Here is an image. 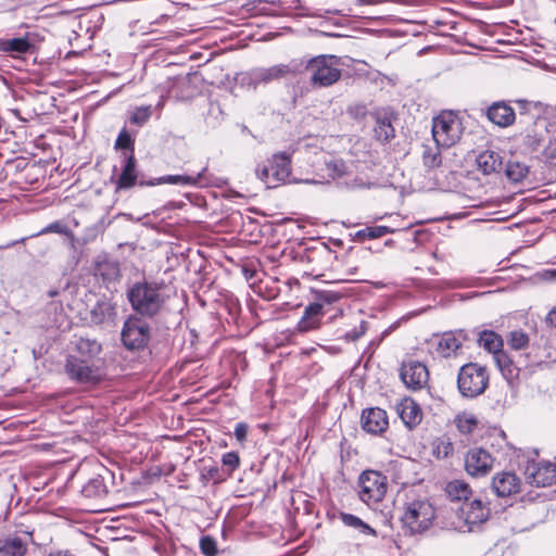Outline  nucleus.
Here are the masks:
<instances>
[{
  "instance_id": "obj_11",
  "label": "nucleus",
  "mask_w": 556,
  "mask_h": 556,
  "mask_svg": "<svg viewBox=\"0 0 556 556\" xmlns=\"http://www.w3.org/2000/svg\"><path fill=\"white\" fill-rule=\"evenodd\" d=\"M150 339L149 325L138 317L128 318L122 330V341L129 350H138L147 345Z\"/></svg>"
},
{
  "instance_id": "obj_14",
  "label": "nucleus",
  "mask_w": 556,
  "mask_h": 556,
  "mask_svg": "<svg viewBox=\"0 0 556 556\" xmlns=\"http://www.w3.org/2000/svg\"><path fill=\"white\" fill-rule=\"evenodd\" d=\"M300 71L301 64L292 61L289 64H277L267 68H257L253 71L252 79L255 84H269L289 75H295Z\"/></svg>"
},
{
  "instance_id": "obj_1",
  "label": "nucleus",
  "mask_w": 556,
  "mask_h": 556,
  "mask_svg": "<svg viewBox=\"0 0 556 556\" xmlns=\"http://www.w3.org/2000/svg\"><path fill=\"white\" fill-rule=\"evenodd\" d=\"M165 287L154 281H139L127 291V299L131 308L143 317L156 316L165 306L167 296Z\"/></svg>"
},
{
  "instance_id": "obj_29",
  "label": "nucleus",
  "mask_w": 556,
  "mask_h": 556,
  "mask_svg": "<svg viewBox=\"0 0 556 556\" xmlns=\"http://www.w3.org/2000/svg\"><path fill=\"white\" fill-rule=\"evenodd\" d=\"M445 492L451 501L465 502L470 498L471 489L468 483L462 480H453L446 484Z\"/></svg>"
},
{
  "instance_id": "obj_15",
  "label": "nucleus",
  "mask_w": 556,
  "mask_h": 556,
  "mask_svg": "<svg viewBox=\"0 0 556 556\" xmlns=\"http://www.w3.org/2000/svg\"><path fill=\"white\" fill-rule=\"evenodd\" d=\"M529 483L534 486H548L556 482V466L549 462L533 464L527 468Z\"/></svg>"
},
{
  "instance_id": "obj_19",
  "label": "nucleus",
  "mask_w": 556,
  "mask_h": 556,
  "mask_svg": "<svg viewBox=\"0 0 556 556\" xmlns=\"http://www.w3.org/2000/svg\"><path fill=\"white\" fill-rule=\"evenodd\" d=\"M396 412L409 430L415 429L421 422L424 416L420 406L409 397L403 399L396 405Z\"/></svg>"
},
{
  "instance_id": "obj_18",
  "label": "nucleus",
  "mask_w": 556,
  "mask_h": 556,
  "mask_svg": "<svg viewBox=\"0 0 556 556\" xmlns=\"http://www.w3.org/2000/svg\"><path fill=\"white\" fill-rule=\"evenodd\" d=\"M412 226V222L396 225L367 226L363 229L357 230L353 236V240L363 242L365 240L377 239L388 233L409 229Z\"/></svg>"
},
{
  "instance_id": "obj_5",
  "label": "nucleus",
  "mask_w": 556,
  "mask_h": 556,
  "mask_svg": "<svg viewBox=\"0 0 556 556\" xmlns=\"http://www.w3.org/2000/svg\"><path fill=\"white\" fill-rule=\"evenodd\" d=\"M434 517L435 510L429 501L414 500L406 503L402 521L409 532L415 534L428 530Z\"/></svg>"
},
{
  "instance_id": "obj_4",
  "label": "nucleus",
  "mask_w": 556,
  "mask_h": 556,
  "mask_svg": "<svg viewBox=\"0 0 556 556\" xmlns=\"http://www.w3.org/2000/svg\"><path fill=\"white\" fill-rule=\"evenodd\" d=\"M463 123L452 111H443L432 121V137L437 146L450 148L459 141L463 135Z\"/></svg>"
},
{
  "instance_id": "obj_26",
  "label": "nucleus",
  "mask_w": 556,
  "mask_h": 556,
  "mask_svg": "<svg viewBox=\"0 0 556 556\" xmlns=\"http://www.w3.org/2000/svg\"><path fill=\"white\" fill-rule=\"evenodd\" d=\"M324 306L320 303L309 304L299 321L300 331H308L318 327V318L323 315Z\"/></svg>"
},
{
  "instance_id": "obj_43",
  "label": "nucleus",
  "mask_w": 556,
  "mask_h": 556,
  "mask_svg": "<svg viewBox=\"0 0 556 556\" xmlns=\"http://www.w3.org/2000/svg\"><path fill=\"white\" fill-rule=\"evenodd\" d=\"M543 161L551 165L556 166V136L549 139L547 147L543 151Z\"/></svg>"
},
{
  "instance_id": "obj_32",
  "label": "nucleus",
  "mask_w": 556,
  "mask_h": 556,
  "mask_svg": "<svg viewBox=\"0 0 556 556\" xmlns=\"http://www.w3.org/2000/svg\"><path fill=\"white\" fill-rule=\"evenodd\" d=\"M493 358H494L498 369L501 370L502 375L507 380H510L518 375L517 367L513 364L510 357L503 350L495 353L493 355Z\"/></svg>"
},
{
  "instance_id": "obj_38",
  "label": "nucleus",
  "mask_w": 556,
  "mask_h": 556,
  "mask_svg": "<svg viewBox=\"0 0 556 556\" xmlns=\"http://www.w3.org/2000/svg\"><path fill=\"white\" fill-rule=\"evenodd\" d=\"M342 521L349 527L358 529L364 534L376 535V531L372 528L354 515L343 514Z\"/></svg>"
},
{
  "instance_id": "obj_30",
  "label": "nucleus",
  "mask_w": 556,
  "mask_h": 556,
  "mask_svg": "<svg viewBox=\"0 0 556 556\" xmlns=\"http://www.w3.org/2000/svg\"><path fill=\"white\" fill-rule=\"evenodd\" d=\"M479 345L493 355L503 350V339L493 330H483L479 334Z\"/></svg>"
},
{
  "instance_id": "obj_37",
  "label": "nucleus",
  "mask_w": 556,
  "mask_h": 556,
  "mask_svg": "<svg viewBox=\"0 0 556 556\" xmlns=\"http://www.w3.org/2000/svg\"><path fill=\"white\" fill-rule=\"evenodd\" d=\"M202 174H199L197 177L186 176V175H167L160 177L157 179V184H172V185H195L199 182Z\"/></svg>"
},
{
  "instance_id": "obj_21",
  "label": "nucleus",
  "mask_w": 556,
  "mask_h": 556,
  "mask_svg": "<svg viewBox=\"0 0 556 556\" xmlns=\"http://www.w3.org/2000/svg\"><path fill=\"white\" fill-rule=\"evenodd\" d=\"M465 336L455 332H445L437 339L435 352L442 357H450L462 348Z\"/></svg>"
},
{
  "instance_id": "obj_7",
  "label": "nucleus",
  "mask_w": 556,
  "mask_h": 556,
  "mask_svg": "<svg viewBox=\"0 0 556 556\" xmlns=\"http://www.w3.org/2000/svg\"><path fill=\"white\" fill-rule=\"evenodd\" d=\"M490 517V508L481 500L465 501L456 509V526L460 531H472L475 526L484 523Z\"/></svg>"
},
{
  "instance_id": "obj_10",
  "label": "nucleus",
  "mask_w": 556,
  "mask_h": 556,
  "mask_svg": "<svg viewBox=\"0 0 556 556\" xmlns=\"http://www.w3.org/2000/svg\"><path fill=\"white\" fill-rule=\"evenodd\" d=\"M65 371L72 380L78 383H97L102 377L101 369L96 363L76 355L67 357Z\"/></svg>"
},
{
  "instance_id": "obj_45",
  "label": "nucleus",
  "mask_w": 556,
  "mask_h": 556,
  "mask_svg": "<svg viewBox=\"0 0 556 556\" xmlns=\"http://www.w3.org/2000/svg\"><path fill=\"white\" fill-rule=\"evenodd\" d=\"M223 466L227 467L231 473L240 466V457L237 452H228L222 456Z\"/></svg>"
},
{
  "instance_id": "obj_57",
  "label": "nucleus",
  "mask_w": 556,
  "mask_h": 556,
  "mask_svg": "<svg viewBox=\"0 0 556 556\" xmlns=\"http://www.w3.org/2000/svg\"><path fill=\"white\" fill-rule=\"evenodd\" d=\"M469 208H478V205H471Z\"/></svg>"
},
{
  "instance_id": "obj_23",
  "label": "nucleus",
  "mask_w": 556,
  "mask_h": 556,
  "mask_svg": "<svg viewBox=\"0 0 556 556\" xmlns=\"http://www.w3.org/2000/svg\"><path fill=\"white\" fill-rule=\"evenodd\" d=\"M477 165L485 175L498 173L503 166V157L500 152L485 150L477 156Z\"/></svg>"
},
{
  "instance_id": "obj_33",
  "label": "nucleus",
  "mask_w": 556,
  "mask_h": 556,
  "mask_svg": "<svg viewBox=\"0 0 556 556\" xmlns=\"http://www.w3.org/2000/svg\"><path fill=\"white\" fill-rule=\"evenodd\" d=\"M31 45L26 38H12L8 40H3L1 42V50L4 52H10L12 54H22L26 53L30 49Z\"/></svg>"
},
{
  "instance_id": "obj_52",
  "label": "nucleus",
  "mask_w": 556,
  "mask_h": 556,
  "mask_svg": "<svg viewBox=\"0 0 556 556\" xmlns=\"http://www.w3.org/2000/svg\"><path fill=\"white\" fill-rule=\"evenodd\" d=\"M498 213H501V211H492L489 213V218L488 220H505L507 219L509 216H504V217H495V215H497Z\"/></svg>"
},
{
  "instance_id": "obj_9",
  "label": "nucleus",
  "mask_w": 556,
  "mask_h": 556,
  "mask_svg": "<svg viewBox=\"0 0 556 556\" xmlns=\"http://www.w3.org/2000/svg\"><path fill=\"white\" fill-rule=\"evenodd\" d=\"M256 174L267 188H276L287 182L291 174L290 156L286 153L275 154L269 165L257 169Z\"/></svg>"
},
{
  "instance_id": "obj_12",
  "label": "nucleus",
  "mask_w": 556,
  "mask_h": 556,
  "mask_svg": "<svg viewBox=\"0 0 556 556\" xmlns=\"http://www.w3.org/2000/svg\"><path fill=\"white\" fill-rule=\"evenodd\" d=\"M400 376L404 384L414 391L426 387L429 380V371L426 365L417 361L404 363Z\"/></svg>"
},
{
  "instance_id": "obj_47",
  "label": "nucleus",
  "mask_w": 556,
  "mask_h": 556,
  "mask_svg": "<svg viewBox=\"0 0 556 556\" xmlns=\"http://www.w3.org/2000/svg\"><path fill=\"white\" fill-rule=\"evenodd\" d=\"M346 185L351 189L370 188V187L375 186V184L364 179L363 177H358V176H356L353 179H351L350 181H348Z\"/></svg>"
},
{
  "instance_id": "obj_25",
  "label": "nucleus",
  "mask_w": 556,
  "mask_h": 556,
  "mask_svg": "<svg viewBox=\"0 0 556 556\" xmlns=\"http://www.w3.org/2000/svg\"><path fill=\"white\" fill-rule=\"evenodd\" d=\"M124 156V165L122 174L118 178V187L119 188H129L135 185L137 179L136 173V160L132 152L123 153Z\"/></svg>"
},
{
  "instance_id": "obj_54",
  "label": "nucleus",
  "mask_w": 556,
  "mask_h": 556,
  "mask_svg": "<svg viewBox=\"0 0 556 556\" xmlns=\"http://www.w3.org/2000/svg\"><path fill=\"white\" fill-rule=\"evenodd\" d=\"M48 556H74L70 552H56V553H50Z\"/></svg>"
},
{
  "instance_id": "obj_39",
  "label": "nucleus",
  "mask_w": 556,
  "mask_h": 556,
  "mask_svg": "<svg viewBox=\"0 0 556 556\" xmlns=\"http://www.w3.org/2000/svg\"><path fill=\"white\" fill-rule=\"evenodd\" d=\"M508 345L513 350H523L529 345V336L522 330H514L509 333Z\"/></svg>"
},
{
  "instance_id": "obj_3",
  "label": "nucleus",
  "mask_w": 556,
  "mask_h": 556,
  "mask_svg": "<svg viewBox=\"0 0 556 556\" xmlns=\"http://www.w3.org/2000/svg\"><path fill=\"white\" fill-rule=\"evenodd\" d=\"M520 109V116L526 115V119H520V123L526 125L525 130L520 134L521 142L525 150L534 152L544 142L546 136L551 132H556V127L551 125L545 117L542 116H528L530 102L526 100L516 101Z\"/></svg>"
},
{
  "instance_id": "obj_44",
  "label": "nucleus",
  "mask_w": 556,
  "mask_h": 556,
  "mask_svg": "<svg viewBox=\"0 0 556 556\" xmlns=\"http://www.w3.org/2000/svg\"><path fill=\"white\" fill-rule=\"evenodd\" d=\"M115 148L116 149H128L130 152L134 153V140L130 136V134L123 129L115 141Z\"/></svg>"
},
{
  "instance_id": "obj_53",
  "label": "nucleus",
  "mask_w": 556,
  "mask_h": 556,
  "mask_svg": "<svg viewBox=\"0 0 556 556\" xmlns=\"http://www.w3.org/2000/svg\"><path fill=\"white\" fill-rule=\"evenodd\" d=\"M332 167H333V172L336 173V175L341 176V173H342L341 168L343 167V164L342 163H333Z\"/></svg>"
},
{
  "instance_id": "obj_46",
  "label": "nucleus",
  "mask_w": 556,
  "mask_h": 556,
  "mask_svg": "<svg viewBox=\"0 0 556 556\" xmlns=\"http://www.w3.org/2000/svg\"><path fill=\"white\" fill-rule=\"evenodd\" d=\"M66 231H67V227L63 223L54 222V223L49 224L47 227H45L40 232H38V235L49 233V232L66 233Z\"/></svg>"
},
{
  "instance_id": "obj_36",
  "label": "nucleus",
  "mask_w": 556,
  "mask_h": 556,
  "mask_svg": "<svg viewBox=\"0 0 556 556\" xmlns=\"http://www.w3.org/2000/svg\"><path fill=\"white\" fill-rule=\"evenodd\" d=\"M440 146L430 147L424 146L422 150V162L425 166L429 168L439 167L442 163L441 153L439 150Z\"/></svg>"
},
{
  "instance_id": "obj_13",
  "label": "nucleus",
  "mask_w": 556,
  "mask_h": 556,
  "mask_svg": "<svg viewBox=\"0 0 556 556\" xmlns=\"http://www.w3.org/2000/svg\"><path fill=\"white\" fill-rule=\"evenodd\" d=\"M492 455L483 448H471L465 457V469L471 477H482L488 475L493 467Z\"/></svg>"
},
{
  "instance_id": "obj_50",
  "label": "nucleus",
  "mask_w": 556,
  "mask_h": 556,
  "mask_svg": "<svg viewBox=\"0 0 556 556\" xmlns=\"http://www.w3.org/2000/svg\"><path fill=\"white\" fill-rule=\"evenodd\" d=\"M364 332H365V327H364V325H361L359 331H357V330L349 331V332H346L345 338L349 341H356L361 336L364 334Z\"/></svg>"
},
{
  "instance_id": "obj_16",
  "label": "nucleus",
  "mask_w": 556,
  "mask_h": 556,
  "mask_svg": "<svg viewBox=\"0 0 556 556\" xmlns=\"http://www.w3.org/2000/svg\"><path fill=\"white\" fill-rule=\"evenodd\" d=\"M361 422L363 430L371 434H381L389 427L387 412L379 407L365 409Z\"/></svg>"
},
{
  "instance_id": "obj_55",
  "label": "nucleus",
  "mask_w": 556,
  "mask_h": 556,
  "mask_svg": "<svg viewBox=\"0 0 556 556\" xmlns=\"http://www.w3.org/2000/svg\"><path fill=\"white\" fill-rule=\"evenodd\" d=\"M164 105V99L162 98L161 101L157 103L156 108L162 109Z\"/></svg>"
},
{
  "instance_id": "obj_34",
  "label": "nucleus",
  "mask_w": 556,
  "mask_h": 556,
  "mask_svg": "<svg viewBox=\"0 0 556 556\" xmlns=\"http://www.w3.org/2000/svg\"><path fill=\"white\" fill-rule=\"evenodd\" d=\"M529 166L519 161H510L506 165L505 174L507 178L514 182H519L527 177Z\"/></svg>"
},
{
  "instance_id": "obj_20",
  "label": "nucleus",
  "mask_w": 556,
  "mask_h": 556,
  "mask_svg": "<svg viewBox=\"0 0 556 556\" xmlns=\"http://www.w3.org/2000/svg\"><path fill=\"white\" fill-rule=\"evenodd\" d=\"M486 117L494 125L505 128L514 124L516 113L506 102L498 101L488 108Z\"/></svg>"
},
{
  "instance_id": "obj_41",
  "label": "nucleus",
  "mask_w": 556,
  "mask_h": 556,
  "mask_svg": "<svg viewBox=\"0 0 556 556\" xmlns=\"http://www.w3.org/2000/svg\"><path fill=\"white\" fill-rule=\"evenodd\" d=\"M200 549L204 556H216L218 554L216 540L210 535L200 539Z\"/></svg>"
},
{
  "instance_id": "obj_56",
  "label": "nucleus",
  "mask_w": 556,
  "mask_h": 556,
  "mask_svg": "<svg viewBox=\"0 0 556 556\" xmlns=\"http://www.w3.org/2000/svg\"><path fill=\"white\" fill-rule=\"evenodd\" d=\"M58 293H59V292H58L56 290H51V291H49V295H50L51 298H52V296L58 295Z\"/></svg>"
},
{
  "instance_id": "obj_17",
  "label": "nucleus",
  "mask_w": 556,
  "mask_h": 556,
  "mask_svg": "<svg viewBox=\"0 0 556 556\" xmlns=\"http://www.w3.org/2000/svg\"><path fill=\"white\" fill-rule=\"evenodd\" d=\"M521 481L516 473L503 471L492 479V489L500 497H508L520 491Z\"/></svg>"
},
{
  "instance_id": "obj_48",
  "label": "nucleus",
  "mask_w": 556,
  "mask_h": 556,
  "mask_svg": "<svg viewBox=\"0 0 556 556\" xmlns=\"http://www.w3.org/2000/svg\"><path fill=\"white\" fill-rule=\"evenodd\" d=\"M387 217L390 220V223L388 225H396V224H403V223H409V222H412L414 225L415 223H417L414 219H408L406 216H402L399 212L391 213Z\"/></svg>"
},
{
  "instance_id": "obj_35",
  "label": "nucleus",
  "mask_w": 556,
  "mask_h": 556,
  "mask_svg": "<svg viewBox=\"0 0 556 556\" xmlns=\"http://www.w3.org/2000/svg\"><path fill=\"white\" fill-rule=\"evenodd\" d=\"M374 131L376 138L382 142H387L394 137V128L386 117L377 119Z\"/></svg>"
},
{
  "instance_id": "obj_28",
  "label": "nucleus",
  "mask_w": 556,
  "mask_h": 556,
  "mask_svg": "<svg viewBox=\"0 0 556 556\" xmlns=\"http://www.w3.org/2000/svg\"><path fill=\"white\" fill-rule=\"evenodd\" d=\"M115 315L114 306L105 301L98 302L90 311V321L94 325H102L111 320Z\"/></svg>"
},
{
  "instance_id": "obj_42",
  "label": "nucleus",
  "mask_w": 556,
  "mask_h": 556,
  "mask_svg": "<svg viewBox=\"0 0 556 556\" xmlns=\"http://www.w3.org/2000/svg\"><path fill=\"white\" fill-rule=\"evenodd\" d=\"M152 111L151 106H140L135 110L132 115L130 116V122L136 125H143L151 117Z\"/></svg>"
},
{
  "instance_id": "obj_31",
  "label": "nucleus",
  "mask_w": 556,
  "mask_h": 556,
  "mask_svg": "<svg viewBox=\"0 0 556 556\" xmlns=\"http://www.w3.org/2000/svg\"><path fill=\"white\" fill-rule=\"evenodd\" d=\"M81 493L85 497H88V498L103 497L108 493V489L104 483V479L100 475L92 477L83 486Z\"/></svg>"
},
{
  "instance_id": "obj_2",
  "label": "nucleus",
  "mask_w": 556,
  "mask_h": 556,
  "mask_svg": "<svg viewBox=\"0 0 556 556\" xmlns=\"http://www.w3.org/2000/svg\"><path fill=\"white\" fill-rule=\"evenodd\" d=\"M341 58L332 54H320L309 59L304 68L309 75L313 87L326 88L338 83L342 76Z\"/></svg>"
},
{
  "instance_id": "obj_8",
  "label": "nucleus",
  "mask_w": 556,
  "mask_h": 556,
  "mask_svg": "<svg viewBox=\"0 0 556 556\" xmlns=\"http://www.w3.org/2000/svg\"><path fill=\"white\" fill-rule=\"evenodd\" d=\"M359 498L368 506L379 503L387 493V477L376 470L364 471L358 479Z\"/></svg>"
},
{
  "instance_id": "obj_49",
  "label": "nucleus",
  "mask_w": 556,
  "mask_h": 556,
  "mask_svg": "<svg viewBox=\"0 0 556 556\" xmlns=\"http://www.w3.org/2000/svg\"><path fill=\"white\" fill-rule=\"evenodd\" d=\"M248 425L244 422L237 424L235 428V435L239 442H243L247 439Z\"/></svg>"
},
{
  "instance_id": "obj_40",
  "label": "nucleus",
  "mask_w": 556,
  "mask_h": 556,
  "mask_svg": "<svg viewBox=\"0 0 556 556\" xmlns=\"http://www.w3.org/2000/svg\"><path fill=\"white\" fill-rule=\"evenodd\" d=\"M457 429L465 434H469L477 426V419L472 415H459L456 418Z\"/></svg>"
},
{
  "instance_id": "obj_51",
  "label": "nucleus",
  "mask_w": 556,
  "mask_h": 556,
  "mask_svg": "<svg viewBox=\"0 0 556 556\" xmlns=\"http://www.w3.org/2000/svg\"><path fill=\"white\" fill-rule=\"evenodd\" d=\"M546 321L556 328V306L547 314Z\"/></svg>"
},
{
  "instance_id": "obj_22",
  "label": "nucleus",
  "mask_w": 556,
  "mask_h": 556,
  "mask_svg": "<svg viewBox=\"0 0 556 556\" xmlns=\"http://www.w3.org/2000/svg\"><path fill=\"white\" fill-rule=\"evenodd\" d=\"M94 276L104 283L115 282L121 277L119 264L106 257H99L94 266Z\"/></svg>"
},
{
  "instance_id": "obj_24",
  "label": "nucleus",
  "mask_w": 556,
  "mask_h": 556,
  "mask_svg": "<svg viewBox=\"0 0 556 556\" xmlns=\"http://www.w3.org/2000/svg\"><path fill=\"white\" fill-rule=\"evenodd\" d=\"M75 351L77 352V357L96 363L102 351V346L97 340L79 338L75 343Z\"/></svg>"
},
{
  "instance_id": "obj_27",
  "label": "nucleus",
  "mask_w": 556,
  "mask_h": 556,
  "mask_svg": "<svg viewBox=\"0 0 556 556\" xmlns=\"http://www.w3.org/2000/svg\"><path fill=\"white\" fill-rule=\"evenodd\" d=\"M27 543L18 536H10L0 541V556H24Z\"/></svg>"
},
{
  "instance_id": "obj_6",
  "label": "nucleus",
  "mask_w": 556,
  "mask_h": 556,
  "mask_svg": "<svg viewBox=\"0 0 556 556\" xmlns=\"http://www.w3.org/2000/svg\"><path fill=\"white\" fill-rule=\"evenodd\" d=\"M489 383L485 367L475 363L464 365L458 374L457 384L459 392L467 397H476L484 392Z\"/></svg>"
}]
</instances>
